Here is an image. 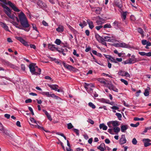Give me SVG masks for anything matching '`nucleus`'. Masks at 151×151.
<instances>
[{
	"label": "nucleus",
	"mask_w": 151,
	"mask_h": 151,
	"mask_svg": "<svg viewBox=\"0 0 151 151\" xmlns=\"http://www.w3.org/2000/svg\"><path fill=\"white\" fill-rule=\"evenodd\" d=\"M8 17L13 20H14L15 18L18 22L20 21L21 25L23 27L27 28L29 27V24L28 23L25 15L22 12H21L18 15L19 19L17 17H15L13 15L10 14Z\"/></svg>",
	"instance_id": "obj_1"
},
{
	"label": "nucleus",
	"mask_w": 151,
	"mask_h": 151,
	"mask_svg": "<svg viewBox=\"0 0 151 151\" xmlns=\"http://www.w3.org/2000/svg\"><path fill=\"white\" fill-rule=\"evenodd\" d=\"M30 70L32 74L40 75L41 71V69L38 67H29Z\"/></svg>",
	"instance_id": "obj_2"
},
{
	"label": "nucleus",
	"mask_w": 151,
	"mask_h": 151,
	"mask_svg": "<svg viewBox=\"0 0 151 151\" xmlns=\"http://www.w3.org/2000/svg\"><path fill=\"white\" fill-rule=\"evenodd\" d=\"M0 1L3 3L4 4H3L5 5V4H8L14 11L16 12H19L20 11V10L10 1H8L7 3L6 0H0Z\"/></svg>",
	"instance_id": "obj_3"
},
{
	"label": "nucleus",
	"mask_w": 151,
	"mask_h": 151,
	"mask_svg": "<svg viewBox=\"0 0 151 151\" xmlns=\"http://www.w3.org/2000/svg\"><path fill=\"white\" fill-rule=\"evenodd\" d=\"M104 55L105 57L107 59L108 62V66H111V64L109 62V61L114 63H117V62L116 61L115 59L111 55L105 54Z\"/></svg>",
	"instance_id": "obj_4"
},
{
	"label": "nucleus",
	"mask_w": 151,
	"mask_h": 151,
	"mask_svg": "<svg viewBox=\"0 0 151 151\" xmlns=\"http://www.w3.org/2000/svg\"><path fill=\"white\" fill-rule=\"evenodd\" d=\"M106 86L109 88L110 90H112L116 92H118V90L114 86L111 82H106Z\"/></svg>",
	"instance_id": "obj_5"
},
{
	"label": "nucleus",
	"mask_w": 151,
	"mask_h": 151,
	"mask_svg": "<svg viewBox=\"0 0 151 151\" xmlns=\"http://www.w3.org/2000/svg\"><path fill=\"white\" fill-rule=\"evenodd\" d=\"M106 86L109 88L110 90H112L116 92H118V90L114 86L111 82H106Z\"/></svg>",
	"instance_id": "obj_6"
},
{
	"label": "nucleus",
	"mask_w": 151,
	"mask_h": 151,
	"mask_svg": "<svg viewBox=\"0 0 151 151\" xmlns=\"http://www.w3.org/2000/svg\"><path fill=\"white\" fill-rule=\"evenodd\" d=\"M106 86L109 88L110 90H112L116 92H118V90L114 86L111 82H106Z\"/></svg>",
	"instance_id": "obj_7"
},
{
	"label": "nucleus",
	"mask_w": 151,
	"mask_h": 151,
	"mask_svg": "<svg viewBox=\"0 0 151 151\" xmlns=\"http://www.w3.org/2000/svg\"><path fill=\"white\" fill-rule=\"evenodd\" d=\"M0 5L4 9H6L4 10L5 13L8 16L11 14V10L6 5L1 2L0 3Z\"/></svg>",
	"instance_id": "obj_8"
},
{
	"label": "nucleus",
	"mask_w": 151,
	"mask_h": 151,
	"mask_svg": "<svg viewBox=\"0 0 151 151\" xmlns=\"http://www.w3.org/2000/svg\"><path fill=\"white\" fill-rule=\"evenodd\" d=\"M15 38L17 40L19 41L22 43L23 44L24 46L27 47H28L29 46V42L25 41L22 37L16 36Z\"/></svg>",
	"instance_id": "obj_9"
},
{
	"label": "nucleus",
	"mask_w": 151,
	"mask_h": 151,
	"mask_svg": "<svg viewBox=\"0 0 151 151\" xmlns=\"http://www.w3.org/2000/svg\"><path fill=\"white\" fill-rule=\"evenodd\" d=\"M48 86L51 89L57 91L58 92H62L63 91L61 89H58V86L56 84H48Z\"/></svg>",
	"instance_id": "obj_10"
},
{
	"label": "nucleus",
	"mask_w": 151,
	"mask_h": 151,
	"mask_svg": "<svg viewBox=\"0 0 151 151\" xmlns=\"http://www.w3.org/2000/svg\"><path fill=\"white\" fill-rule=\"evenodd\" d=\"M121 22H119L116 21H115L113 23V26L116 29L121 28Z\"/></svg>",
	"instance_id": "obj_11"
},
{
	"label": "nucleus",
	"mask_w": 151,
	"mask_h": 151,
	"mask_svg": "<svg viewBox=\"0 0 151 151\" xmlns=\"http://www.w3.org/2000/svg\"><path fill=\"white\" fill-rule=\"evenodd\" d=\"M119 144L121 145H123L126 142L127 140L124 135L122 134V135L121 138L119 139Z\"/></svg>",
	"instance_id": "obj_12"
},
{
	"label": "nucleus",
	"mask_w": 151,
	"mask_h": 151,
	"mask_svg": "<svg viewBox=\"0 0 151 151\" xmlns=\"http://www.w3.org/2000/svg\"><path fill=\"white\" fill-rule=\"evenodd\" d=\"M11 23H12L15 26L16 28H18V29H23L25 31L27 32H28L29 30V29H24V27H22L20 26H18V24L16 22L13 21L12 22H11Z\"/></svg>",
	"instance_id": "obj_13"
},
{
	"label": "nucleus",
	"mask_w": 151,
	"mask_h": 151,
	"mask_svg": "<svg viewBox=\"0 0 151 151\" xmlns=\"http://www.w3.org/2000/svg\"><path fill=\"white\" fill-rule=\"evenodd\" d=\"M64 68H62L63 70H67L70 71H72L74 72H76L78 70L74 67H64Z\"/></svg>",
	"instance_id": "obj_14"
},
{
	"label": "nucleus",
	"mask_w": 151,
	"mask_h": 151,
	"mask_svg": "<svg viewBox=\"0 0 151 151\" xmlns=\"http://www.w3.org/2000/svg\"><path fill=\"white\" fill-rule=\"evenodd\" d=\"M97 148L101 151H105V150L106 149L105 144L103 143H101L99 146L97 147Z\"/></svg>",
	"instance_id": "obj_15"
},
{
	"label": "nucleus",
	"mask_w": 151,
	"mask_h": 151,
	"mask_svg": "<svg viewBox=\"0 0 151 151\" xmlns=\"http://www.w3.org/2000/svg\"><path fill=\"white\" fill-rule=\"evenodd\" d=\"M143 142L144 143V146L146 147L148 146V144L149 142H151V140L149 139H143L142 140Z\"/></svg>",
	"instance_id": "obj_16"
},
{
	"label": "nucleus",
	"mask_w": 151,
	"mask_h": 151,
	"mask_svg": "<svg viewBox=\"0 0 151 151\" xmlns=\"http://www.w3.org/2000/svg\"><path fill=\"white\" fill-rule=\"evenodd\" d=\"M87 22L89 25V28L92 29L94 27L93 22L89 19L87 20Z\"/></svg>",
	"instance_id": "obj_17"
},
{
	"label": "nucleus",
	"mask_w": 151,
	"mask_h": 151,
	"mask_svg": "<svg viewBox=\"0 0 151 151\" xmlns=\"http://www.w3.org/2000/svg\"><path fill=\"white\" fill-rule=\"evenodd\" d=\"M42 111L43 112H44L45 113V114L47 116L48 119L50 121H51L52 119L51 117V116L44 109H42Z\"/></svg>",
	"instance_id": "obj_18"
},
{
	"label": "nucleus",
	"mask_w": 151,
	"mask_h": 151,
	"mask_svg": "<svg viewBox=\"0 0 151 151\" xmlns=\"http://www.w3.org/2000/svg\"><path fill=\"white\" fill-rule=\"evenodd\" d=\"M89 87H94V85L91 84H88L86 83H84V87L87 91Z\"/></svg>",
	"instance_id": "obj_19"
},
{
	"label": "nucleus",
	"mask_w": 151,
	"mask_h": 151,
	"mask_svg": "<svg viewBox=\"0 0 151 151\" xmlns=\"http://www.w3.org/2000/svg\"><path fill=\"white\" fill-rule=\"evenodd\" d=\"M121 130L122 132H125V131L128 129L127 125H122L121 126Z\"/></svg>",
	"instance_id": "obj_20"
},
{
	"label": "nucleus",
	"mask_w": 151,
	"mask_h": 151,
	"mask_svg": "<svg viewBox=\"0 0 151 151\" xmlns=\"http://www.w3.org/2000/svg\"><path fill=\"white\" fill-rule=\"evenodd\" d=\"M2 27L6 30L8 31H9L8 26L6 25V24L2 22L0 23Z\"/></svg>",
	"instance_id": "obj_21"
},
{
	"label": "nucleus",
	"mask_w": 151,
	"mask_h": 151,
	"mask_svg": "<svg viewBox=\"0 0 151 151\" xmlns=\"http://www.w3.org/2000/svg\"><path fill=\"white\" fill-rule=\"evenodd\" d=\"M41 93L43 95H45L47 97H50L51 96V92H43L42 91Z\"/></svg>",
	"instance_id": "obj_22"
},
{
	"label": "nucleus",
	"mask_w": 151,
	"mask_h": 151,
	"mask_svg": "<svg viewBox=\"0 0 151 151\" xmlns=\"http://www.w3.org/2000/svg\"><path fill=\"white\" fill-rule=\"evenodd\" d=\"M122 63L123 64H124V65L133 63L132 61L129 58V59L125 61H123L122 62Z\"/></svg>",
	"instance_id": "obj_23"
},
{
	"label": "nucleus",
	"mask_w": 151,
	"mask_h": 151,
	"mask_svg": "<svg viewBox=\"0 0 151 151\" xmlns=\"http://www.w3.org/2000/svg\"><path fill=\"white\" fill-rule=\"evenodd\" d=\"M99 127L100 129H102L104 130H106L107 129V126L105 125L104 123L100 124Z\"/></svg>",
	"instance_id": "obj_24"
},
{
	"label": "nucleus",
	"mask_w": 151,
	"mask_h": 151,
	"mask_svg": "<svg viewBox=\"0 0 151 151\" xmlns=\"http://www.w3.org/2000/svg\"><path fill=\"white\" fill-rule=\"evenodd\" d=\"M56 30L58 32H63L64 30L63 27L62 25H59L58 27L56 29Z\"/></svg>",
	"instance_id": "obj_25"
},
{
	"label": "nucleus",
	"mask_w": 151,
	"mask_h": 151,
	"mask_svg": "<svg viewBox=\"0 0 151 151\" xmlns=\"http://www.w3.org/2000/svg\"><path fill=\"white\" fill-rule=\"evenodd\" d=\"M138 32L142 35V37H143L144 36V32L142 29L138 28L137 29Z\"/></svg>",
	"instance_id": "obj_26"
},
{
	"label": "nucleus",
	"mask_w": 151,
	"mask_h": 151,
	"mask_svg": "<svg viewBox=\"0 0 151 151\" xmlns=\"http://www.w3.org/2000/svg\"><path fill=\"white\" fill-rule=\"evenodd\" d=\"M150 89V88L149 87H147V88H146L144 94L145 96H147L149 95V90Z\"/></svg>",
	"instance_id": "obj_27"
},
{
	"label": "nucleus",
	"mask_w": 151,
	"mask_h": 151,
	"mask_svg": "<svg viewBox=\"0 0 151 151\" xmlns=\"http://www.w3.org/2000/svg\"><path fill=\"white\" fill-rule=\"evenodd\" d=\"M48 47L49 49L52 51L54 50L56 48L55 45H51L50 44H48Z\"/></svg>",
	"instance_id": "obj_28"
},
{
	"label": "nucleus",
	"mask_w": 151,
	"mask_h": 151,
	"mask_svg": "<svg viewBox=\"0 0 151 151\" xmlns=\"http://www.w3.org/2000/svg\"><path fill=\"white\" fill-rule=\"evenodd\" d=\"M37 4L40 7L42 8L43 6H44L43 5V3L42 2L39 0H37Z\"/></svg>",
	"instance_id": "obj_29"
},
{
	"label": "nucleus",
	"mask_w": 151,
	"mask_h": 151,
	"mask_svg": "<svg viewBox=\"0 0 151 151\" xmlns=\"http://www.w3.org/2000/svg\"><path fill=\"white\" fill-rule=\"evenodd\" d=\"M111 124L114 127H117L119 125L118 122L117 121H111Z\"/></svg>",
	"instance_id": "obj_30"
},
{
	"label": "nucleus",
	"mask_w": 151,
	"mask_h": 151,
	"mask_svg": "<svg viewBox=\"0 0 151 151\" xmlns=\"http://www.w3.org/2000/svg\"><path fill=\"white\" fill-rule=\"evenodd\" d=\"M98 80L100 83H101L104 84V85H106V80L104 78H99L98 79Z\"/></svg>",
	"instance_id": "obj_31"
},
{
	"label": "nucleus",
	"mask_w": 151,
	"mask_h": 151,
	"mask_svg": "<svg viewBox=\"0 0 151 151\" xmlns=\"http://www.w3.org/2000/svg\"><path fill=\"white\" fill-rule=\"evenodd\" d=\"M95 37L99 42L103 38L98 34L95 35Z\"/></svg>",
	"instance_id": "obj_32"
},
{
	"label": "nucleus",
	"mask_w": 151,
	"mask_h": 151,
	"mask_svg": "<svg viewBox=\"0 0 151 151\" xmlns=\"http://www.w3.org/2000/svg\"><path fill=\"white\" fill-rule=\"evenodd\" d=\"M56 50L59 52H61L63 53L64 55H65V54L64 53L65 50L63 49L60 48H56Z\"/></svg>",
	"instance_id": "obj_33"
},
{
	"label": "nucleus",
	"mask_w": 151,
	"mask_h": 151,
	"mask_svg": "<svg viewBox=\"0 0 151 151\" xmlns=\"http://www.w3.org/2000/svg\"><path fill=\"white\" fill-rule=\"evenodd\" d=\"M104 38L106 41L111 42L112 40L111 39V37L109 36H105L104 37Z\"/></svg>",
	"instance_id": "obj_34"
},
{
	"label": "nucleus",
	"mask_w": 151,
	"mask_h": 151,
	"mask_svg": "<svg viewBox=\"0 0 151 151\" xmlns=\"http://www.w3.org/2000/svg\"><path fill=\"white\" fill-rule=\"evenodd\" d=\"M101 101L103 103H106V104L109 103V100L104 98H102L101 99Z\"/></svg>",
	"instance_id": "obj_35"
},
{
	"label": "nucleus",
	"mask_w": 151,
	"mask_h": 151,
	"mask_svg": "<svg viewBox=\"0 0 151 151\" xmlns=\"http://www.w3.org/2000/svg\"><path fill=\"white\" fill-rule=\"evenodd\" d=\"M114 132L115 133H118L120 130V128L118 127H116L113 128Z\"/></svg>",
	"instance_id": "obj_36"
},
{
	"label": "nucleus",
	"mask_w": 151,
	"mask_h": 151,
	"mask_svg": "<svg viewBox=\"0 0 151 151\" xmlns=\"http://www.w3.org/2000/svg\"><path fill=\"white\" fill-rule=\"evenodd\" d=\"M131 60L132 61L133 63H134L136 61V59L135 58V56L134 55H132L131 56V58H130Z\"/></svg>",
	"instance_id": "obj_37"
},
{
	"label": "nucleus",
	"mask_w": 151,
	"mask_h": 151,
	"mask_svg": "<svg viewBox=\"0 0 151 151\" xmlns=\"http://www.w3.org/2000/svg\"><path fill=\"white\" fill-rule=\"evenodd\" d=\"M120 47L127 48L128 45L124 43H120Z\"/></svg>",
	"instance_id": "obj_38"
},
{
	"label": "nucleus",
	"mask_w": 151,
	"mask_h": 151,
	"mask_svg": "<svg viewBox=\"0 0 151 151\" xmlns=\"http://www.w3.org/2000/svg\"><path fill=\"white\" fill-rule=\"evenodd\" d=\"M111 26L110 24H105L104 26V28H111Z\"/></svg>",
	"instance_id": "obj_39"
},
{
	"label": "nucleus",
	"mask_w": 151,
	"mask_h": 151,
	"mask_svg": "<svg viewBox=\"0 0 151 151\" xmlns=\"http://www.w3.org/2000/svg\"><path fill=\"white\" fill-rule=\"evenodd\" d=\"M116 115L117 116V117L118 118V119L120 120H122V116L121 114H120L119 113H116Z\"/></svg>",
	"instance_id": "obj_40"
},
{
	"label": "nucleus",
	"mask_w": 151,
	"mask_h": 151,
	"mask_svg": "<svg viewBox=\"0 0 151 151\" xmlns=\"http://www.w3.org/2000/svg\"><path fill=\"white\" fill-rule=\"evenodd\" d=\"M67 127L68 129H70L73 128V126L71 123H70L67 124Z\"/></svg>",
	"instance_id": "obj_41"
},
{
	"label": "nucleus",
	"mask_w": 151,
	"mask_h": 151,
	"mask_svg": "<svg viewBox=\"0 0 151 151\" xmlns=\"http://www.w3.org/2000/svg\"><path fill=\"white\" fill-rule=\"evenodd\" d=\"M105 41H106L105 40L104 38H103L99 42L101 43L102 44L105 45V46H106V43Z\"/></svg>",
	"instance_id": "obj_42"
},
{
	"label": "nucleus",
	"mask_w": 151,
	"mask_h": 151,
	"mask_svg": "<svg viewBox=\"0 0 151 151\" xmlns=\"http://www.w3.org/2000/svg\"><path fill=\"white\" fill-rule=\"evenodd\" d=\"M127 12H123L122 14V17L123 18V20H124L126 18Z\"/></svg>",
	"instance_id": "obj_43"
},
{
	"label": "nucleus",
	"mask_w": 151,
	"mask_h": 151,
	"mask_svg": "<svg viewBox=\"0 0 151 151\" xmlns=\"http://www.w3.org/2000/svg\"><path fill=\"white\" fill-rule=\"evenodd\" d=\"M139 122H137L135 124H131L130 125V126L132 127H136L139 126Z\"/></svg>",
	"instance_id": "obj_44"
},
{
	"label": "nucleus",
	"mask_w": 151,
	"mask_h": 151,
	"mask_svg": "<svg viewBox=\"0 0 151 151\" xmlns=\"http://www.w3.org/2000/svg\"><path fill=\"white\" fill-rule=\"evenodd\" d=\"M89 106L92 108L94 109L96 108L95 106L92 103L89 102L88 103Z\"/></svg>",
	"instance_id": "obj_45"
},
{
	"label": "nucleus",
	"mask_w": 151,
	"mask_h": 151,
	"mask_svg": "<svg viewBox=\"0 0 151 151\" xmlns=\"http://www.w3.org/2000/svg\"><path fill=\"white\" fill-rule=\"evenodd\" d=\"M116 6H117L120 8H121L122 7V5L121 2H116Z\"/></svg>",
	"instance_id": "obj_46"
},
{
	"label": "nucleus",
	"mask_w": 151,
	"mask_h": 151,
	"mask_svg": "<svg viewBox=\"0 0 151 151\" xmlns=\"http://www.w3.org/2000/svg\"><path fill=\"white\" fill-rule=\"evenodd\" d=\"M51 97L53 98L56 99H60V98L58 96L55 95L53 93L51 94Z\"/></svg>",
	"instance_id": "obj_47"
},
{
	"label": "nucleus",
	"mask_w": 151,
	"mask_h": 151,
	"mask_svg": "<svg viewBox=\"0 0 151 151\" xmlns=\"http://www.w3.org/2000/svg\"><path fill=\"white\" fill-rule=\"evenodd\" d=\"M55 43L57 45H59L61 43V40L59 39H56L55 41Z\"/></svg>",
	"instance_id": "obj_48"
},
{
	"label": "nucleus",
	"mask_w": 151,
	"mask_h": 151,
	"mask_svg": "<svg viewBox=\"0 0 151 151\" xmlns=\"http://www.w3.org/2000/svg\"><path fill=\"white\" fill-rule=\"evenodd\" d=\"M101 9L100 8H97L95 10V12L97 14H99L100 13Z\"/></svg>",
	"instance_id": "obj_49"
},
{
	"label": "nucleus",
	"mask_w": 151,
	"mask_h": 151,
	"mask_svg": "<svg viewBox=\"0 0 151 151\" xmlns=\"http://www.w3.org/2000/svg\"><path fill=\"white\" fill-rule=\"evenodd\" d=\"M134 121H143L144 120L143 118H139L138 117H134Z\"/></svg>",
	"instance_id": "obj_50"
},
{
	"label": "nucleus",
	"mask_w": 151,
	"mask_h": 151,
	"mask_svg": "<svg viewBox=\"0 0 151 151\" xmlns=\"http://www.w3.org/2000/svg\"><path fill=\"white\" fill-rule=\"evenodd\" d=\"M35 127L37 128L40 129H41L42 130H44V128L43 127H40L39 126L38 124H37L36 125H35Z\"/></svg>",
	"instance_id": "obj_51"
},
{
	"label": "nucleus",
	"mask_w": 151,
	"mask_h": 151,
	"mask_svg": "<svg viewBox=\"0 0 151 151\" xmlns=\"http://www.w3.org/2000/svg\"><path fill=\"white\" fill-rule=\"evenodd\" d=\"M56 63H57L59 65H63L64 66H67L65 65V63L63 62H61L62 64H61V63L59 61L56 62Z\"/></svg>",
	"instance_id": "obj_52"
},
{
	"label": "nucleus",
	"mask_w": 151,
	"mask_h": 151,
	"mask_svg": "<svg viewBox=\"0 0 151 151\" xmlns=\"http://www.w3.org/2000/svg\"><path fill=\"white\" fill-rule=\"evenodd\" d=\"M73 131L75 132L78 136L79 135V131L77 129L74 128L73 129Z\"/></svg>",
	"instance_id": "obj_53"
},
{
	"label": "nucleus",
	"mask_w": 151,
	"mask_h": 151,
	"mask_svg": "<svg viewBox=\"0 0 151 151\" xmlns=\"http://www.w3.org/2000/svg\"><path fill=\"white\" fill-rule=\"evenodd\" d=\"M137 141L135 138H134L132 140V142L133 145H136L137 143Z\"/></svg>",
	"instance_id": "obj_54"
},
{
	"label": "nucleus",
	"mask_w": 151,
	"mask_h": 151,
	"mask_svg": "<svg viewBox=\"0 0 151 151\" xmlns=\"http://www.w3.org/2000/svg\"><path fill=\"white\" fill-rule=\"evenodd\" d=\"M121 81L125 85H127L128 84L127 81L124 79H121Z\"/></svg>",
	"instance_id": "obj_55"
},
{
	"label": "nucleus",
	"mask_w": 151,
	"mask_h": 151,
	"mask_svg": "<svg viewBox=\"0 0 151 151\" xmlns=\"http://www.w3.org/2000/svg\"><path fill=\"white\" fill-rule=\"evenodd\" d=\"M125 73V72L123 71H120L119 73L118 74L119 75H121L122 76H124V74Z\"/></svg>",
	"instance_id": "obj_56"
},
{
	"label": "nucleus",
	"mask_w": 151,
	"mask_h": 151,
	"mask_svg": "<svg viewBox=\"0 0 151 151\" xmlns=\"http://www.w3.org/2000/svg\"><path fill=\"white\" fill-rule=\"evenodd\" d=\"M28 109L29 110V111H30L31 112L32 114L33 115H34V114L32 108L30 107H28Z\"/></svg>",
	"instance_id": "obj_57"
},
{
	"label": "nucleus",
	"mask_w": 151,
	"mask_h": 151,
	"mask_svg": "<svg viewBox=\"0 0 151 151\" xmlns=\"http://www.w3.org/2000/svg\"><path fill=\"white\" fill-rule=\"evenodd\" d=\"M32 26L33 29H35V30L38 33H39V32L37 29V28L36 27V25L35 24H32Z\"/></svg>",
	"instance_id": "obj_58"
},
{
	"label": "nucleus",
	"mask_w": 151,
	"mask_h": 151,
	"mask_svg": "<svg viewBox=\"0 0 151 151\" xmlns=\"http://www.w3.org/2000/svg\"><path fill=\"white\" fill-rule=\"evenodd\" d=\"M96 22L97 24V25H101L103 24V22L101 21V20H97L96 21Z\"/></svg>",
	"instance_id": "obj_59"
},
{
	"label": "nucleus",
	"mask_w": 151,
	"mask_h": 151,
	"mask_svg": "<svg viewBox=\"0 0 151 151\" xmlns=\"http://www.w3.org/2000/svg\"><path fill=\"white\" fill-rule=\"evenodd\" d=\"M142 43L144 45H147V41L146 40H143L142 41Z\"/></svg>",
	"instance_id": "obj_60"
},
{
	"label": "nucleus",
	"mask_w": 151,
	"mask_h": 151,
	"mask_svg": "<svg viewBox=\"0 0 151 151\" xmlns=\"http://www.w3.org/2000/svg\"><path fill=\"white\" fill-rule=\"evenodd\" d=\"M73 53L74 55H76L77 57L79 56V54L77 53L76 51L75 50H74Z\"/></svg>",
	"instance_id": "obj_61"
},
{
	"label": "nucleus",
	"mask_w": 151,
	"mask_h": 151,
	"mask_svg": "<svg viewBox=\"0 0 151 151\" xmlns=\"http://www.w3.org/2000/svg\"><path fill=\"white\" fill-rule=\"evenodd\" d=\"M30 120L32 122H34L35 123L37 124V122L33 118H30Z\"/></svg>",
	"instance_id": "obj_62"
},
{
	"label": "nucleus",
	"mask_w": 151,
	"mask_h": 151,
	"mask_svg": "<svg viewBox=\"0 0 151 151\" xmlns=\"http://www.w3.org/2000/svg\"><path fill=\"white\" fill-rule=\"evenodd\" d=\"M32 102V100L31 99H26L25 101V102L26 103H31Z\"/></svg>",
	"instance_id": "obj_63"
},
{
	"label": "nucleus",
	"mask_w": 151,
	"mask_h": 151,
	"mask_svg": "<svg viewBox=\"0 0 151 151\" xmlns=\"http://www.w3.org/2000/svg\"><path fill=\"white\" fill-rule=\"evenodd\" d=\"M139 54L141 55L145 56V55H146V53L145 52H139Z\"/></svg>",
	"instance_id": "obj_64"
}]
</instances>
